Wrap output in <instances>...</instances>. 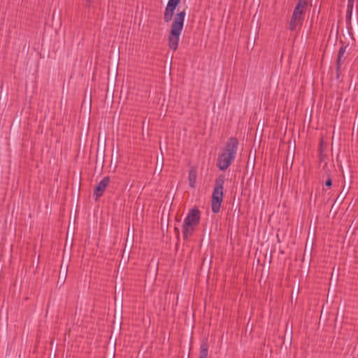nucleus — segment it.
Listing matches in <instances>:
<instances>
[{
	"label": "nucleus",
	"mask_w": 358,
	"mask_h": 358,
	"mask_svg": "<svg viewBox=\"0 0 358 358\" xmlns=\"http://www.w3.org/2000/svg\"><path fill=\"white\" fill-rule=\"evenodd\" d=\"M316 239V227L311 225L309 226L308 236L306 238V243L305 246V250L303 253V261L305 260V257L307 256L308 260L307 264L310 265L311 262L312 252L315 241Z\"/></svg>",
	"instance_id": "4"
},
{
	"label": "nucleus",
	"mask_w": 358,
	"mask_h": 358,
	"mask_svg": "<svg viewBox=\"0 0 358 358\" xmlns=\"http://www.w3.org/2000/svg\"><path fill=\"white\" fill-rule=\"evenodd\" d=\"M201 212L197 206L191 208L184 220L182 231L184 240H187L189 236H192L195 228L199 224L201 221Z\"/></svg>",
	"instance_id": "2"
},
{
	"label": "nucleus",
	"mask_w": 358,
	"mask_h": 358,
	"mask_svg": "<svg viewBox=\"0 0 358 358\" xmlns=\"http://www.w3.org/2000/svg\"><path fill=\"white\" fill-rule=\"evenodd\" d=\"M164 155L162 152H161V155L157 157V162H161V164H164Z\"/></svg>",
	"instance_id": "26"
},
{
	"label": "nucleus",
	"mask_w": 358,
	"mask_h": 358,
	"mask_svg": "<svg viewBox=\"0 0 358 358\" xmlns=\"http://www.w3.org/2000/svg\"><path fill=\"white\" fill-rule=\"evenodd\" d=\"M347 47H348V45H343L338 50V57L336 59L338 71H339L341 69V64H342L341 59L345 52Z\"/></svg>",
	"instance_id": "15"
},
{
	"label": "nucleus",
	"mask_w": 358,
	"mask_h": 358,
	"mask_svg": "<svg viewBox=\"0 0 358 358\" xmlns=\"http://www.w3.org/2000/svg\"><path fill=\"white\" fill-rule=\"evenodd\" d=\"M92 2H93V0H86V6L90 7Z\"/></svg>",
	"instance_id": "32"
},
{
	"label": "nucleus",
	"mask_w": 358,
	"mask_h": 358,
	"mask_svg": "<svg viewBox=\"0 0 358 358\" xmlns=\"http://www.w3.org/2000/svg\"><path fill=\"white\" fill-rule=\"evenodd\" d=\"M251 164H252V174L253 173V169H254L255 165V157H254V159L252 160Z\"/></svg>",
	"instance_id": "31"
},
{
	"label": "nucleus",
	"mask_w": 358,
	"mask_h": 358,
	"mask_svg": "<svg viewBox=\"0 0 358 358\" xmlns=\"http://www.w3.org/2000/svg\"><path fill=\"white\" fill-rule=\"evenodd\" d=\"M68 271L67 267H66V265L60 266L59 273V277L57 283L60 285H63L65 283V281L67 278L68 275Z\"/></svg>",
	"instance_id": "13"
},
{
	"label": "nucleus",
	"mask_w": 358,
	"mask_h": 358,
	"mask_svg": "<svg viewBox=\"0 0 358 358\" xmlns=\"http://www.w3.org/2000/svg\"><path fill=\"white\" fill-rule=\"evenodd\" d=\"M185 17V10L176 13L171 26L168 38L169 47L173 51H176L178 47L180 36L182 33Z\"/></svg>",
	"instance_id": "1"
},
{
	"label": "nucleus",
	"mask_w": 358,
	"mask_h": 358,
	"mask_svg": "<svg viewBox=\"0 0 358 358\" xmlns=\"http://www.w3.org/2000/svg\"><path fill=\"white\" fill-rule=\"evenodd\" d=\"M234 159L235 157L222 152L218 155L217 166L220 171H224L228 169Z\"/></svg>",
	"instance_id": "8"
},
{
	"label": "nucleus",
	"mask_w": 358,
	"mask_h": 358,
	"mask_svg": "<svg viewBox=\"0 0 358 358\" xmlns=\"http://www.w3.org/2000/svg\"><path fill=\"white\" fill-rule=\"evenodd\" d=\"M292 294L294 295L295 297H297V296L299 294V292H295V293H292Z\"/></svg>",
	"instance_id": "37"
},
{
	"label": "nucleus",
	"mask_w": 358,
	"mask_h": 358,
	"mask_svg": "<svg viewBox=\"0 0 358 358\" xmlns=\"http://www.w3.org/2000/svg\"><path fill=\"white\" fill-rule=\"evenodd\" d=\"M134 230H130L128 229L127 236L126 239V243L124 245V252L127 251V252H130L131 250L134 246Z\"/></svg>",
	"instance_id": "11"
},
{
	"label": "nucleus",
	"mask_w": 358,
	"mask_h": 358,
	"mask_svg": "<svg viewBox=\"0 0 358 358\" xmlns=\"http://www.w3.org/2000/svg\"><path fill=\"white\" fill-rule=\"evenodd\" d=\"M260 134V138H262V131H261V134H260V129L259 128V126H257V130H256V134H255V138L257 136V135Z\"/></svg>",
	"instance_id": "30"
},
{
	"label": "nucleus",
	"mask_w": 358,
	"mask_h": 358,
	"mask_svg": "<svg viewBox=\"0 0 358 358\" xmlns=\"http://www.w3.org/2000/svg\"><path fill=\"white\" fill-rule=\"evenodd\" d=\"M356 229H357V228H356V227H354V228L352 229V234H355V230H356Z\"/></svg>",
	"instance_id": "40"
},
{
	"label": "nucleus",
	"mask_w": 358,
	"mask_h": 358,
	"mask_svg": "<svg viewBox=\"0 0 358 358\" xmlns=\"http://www.w3.org/2000/svg\"><path fill=\"white\" fill-rule=\"evenodd\" d=\"M327 164H325L324 166V173L328 178L329 177H331V171L329 169H327Z\"/></svg>",
	"instance_id": "25"
},
{
	"label": "nucleus",
	"mask_w": 358,
	"mask_h": 358,
	"mask_svg": "<svg viewBox=\"0 0 358 358\" xmlns=\"http://www.w3.org/2000/svg\"><path fill=\"white\" fill-rule=\"evenodd\" d=\"M67 241H68V238H66V242L65 243V247L67 245Z\"/></svg>",
	"instance_id": "41"
},
{
	"label": "nucleus",
	"mask_w": 358,
	"mask_h": 358,
	"mask_svg": "<svg viewBox=\"0 0 358 358\" xmlns=\"http://www.w3.org/2000/svg\"><path fill=\"white\" fill-rule=\"evenodd\" d=\"M326 157H327V155H326V154H324V152H319V159H320V162L324 161Z\"/></svg>",
	"instance_id": "28"
},
{
	"label": "nucleus",
	"mask_w": 358,
	"mask_h": 358,
	"mask_svg": "<svg viewBox=\"0 0 358 358\" xmlns=\"http://www.w3.org/2000/svg\"><path fill=\"white\" fill-rule=\"evenodd\" d=\"M326 150V143H324L323 137L320 138L318 151L319 152H324Z\"/></svg>",
	"instance_id": "19"
},
{
	"label": "nucleus",
	"mask_w": 358,
	"mask_h": 358,
	"mask_svg": "<svg viewBox=\"0 0 358 358\" xmlns=\"http://www.w3.org/2000/svg\"><path fill=\"white\" fill-rule=\"evenodd\" d=\"M354 1H355V0H348V10H347V13H348V15H349L350 17L351 16L352 10V8H353Z\"/></svg>",
	"instance_id": "21"
},
{
	"label": "nucleus",
	"mask_w": 358,
	"mask_h": 358,
	"mask_svg": "<svg viewBox=\"0 0 358 358\" xmlns=\"http://www.w3.org/2000/svg\"><path fill=\"white\" fill-rule=\"evenodd\" d=\"M339 71H340V70H339V71H338V70L336 69V79H338V78H339Z\"/></svg>",
	"instance_id": "33"
},
{
	"label": "nucleus",
	"mask_w": 358,
	"mask_h": 358,
	"mask_svg": "<svg viewBox=\"0 0 358 358\" xmlns=\"http://www.w3.org/2000/svg\"><path fill=\"white\" fill-rule=\"evenodd\" d=\"M308 4V0H299L296 7H299V8L303 9L306 11Z\"/></svg>",
	"instance_id": "18"
},
{
	"label": "nucleus",
	"mask_w": 358,
	"mask_h": 358,
	"mask_svg": "<svg viewBox=\"0 0 358 358\" xmlns=\"http://www.w3.org/2000/svg\"><path fill=\"white\" fill-rule=\"evenodd\" d=\"M117 74V68L116 69V76H115V78H113V77L111 78V80H110V90H112L113 87L115 86V79H116Z\"/></svg>",
	"instance_id": "27"
},
{
	"label": "nucleus",
	"mask_w": 358,
	"mask_h": 358,
	"mask_svg": "<svg viewBox=\"0 0 358 358\" xmlns=\"http://www.w3.org/2000/svg\"><path fill=\"white\" fill-rule=\"evenodd\" d=\"M294 157V155H293L292 158V162H289V164H291V166H292V164H293Z\"/></svg>",
	"instance_id": "35"
},
{
	"label": "nucleus",
	"mask_w": 358,
	"mask_h": 358,
	"mask_svg": "<svg viewBox=\"0 0 358 358\" xmlns=\"http://www.w3.org/2000/svg\"><path fill=\"white\" fill-rule=\"evenodd\" d=\"M122 314L121 313H118L117 317V324H116V330L120 331L121 330V324H122Z\"/></svg>",
	"instance_id": "20"
},
{
	"label": "nucleus",
	"mask_w": 358,
	"mask_h": 358,
	"mask_svg": "<svg viewBox=\"0 0 358 358\" xmlns=\"http://www.w3.org/2000/svg\"><path fill=\"white\" fill-rule=\"evenodd\" d=\"M208 344L206 341L202 342L200 346L199 357V358H208Z\"/></svg>",
	"instance_id": "16"
},
{
	"label": "nucleus",
	"mask_w": 358,
	"mask_h": 358,
	"mask_svg": "<svg viewBox=\"0 0 358 358\" xmlns=\"http://www.w3.org/2000/svg\"><path fill=\"white\" fill-rule=\"evenodd\" d=\"M225 176L220 174L215 181V185L211 197V209L213 213H218L223 201V189Z\"/></svg>",
	"instance_id": "3"
},
{
	"label": "nucleus",
	"mask_w": 358,
	"mask_h": 358,
	"mask_svg": "<svg viewBox=\"0 0 358 358\" xmlns=\"http://www.w3.org/2000/svg\"><path fill=\"white\" fill-rule=\"evenodd\" d=\"M181 0H169L164 13V20L169 22L173 19L175 10L180 4Z\"/></svg>",
	"instance_id": "7"
},
{
	"label": "nucleus",
	"mask_w": 358,
	"mask_h": 358,
	"mask_svg": "<svg viewBox=\"0 0 358 358\" xmlns=\"http://www.w3.org/2000/svg\"><path fill=\"white\" fill-rule=\"evenodd\" d=\"M105 152H106V145H99L96 151V162L99 160V163L103 166L104 157H105Z\"/></svg>",
	"instance_id": "14"
},
{
	"label": "nucleus",
	"mask_w": 358,
	"mask_h": 358,
	"mask_svg": "<svg viewBox=\"0 0 358 358\" xmlns=\"http://www.w3.org/2000/svg\"><path fill=\"white\" fill-rule=\"evenodd\" d=\"M129 253L128 252V255L126 256H124L122 254V258L120 261V264L118 265V268L124 269L129 262Z\"/></svg>",
	"instance_id": "17"
},
{
	"label": "nucleus",
	"mask_w": 358,
	"mask_h": 358,
	"mask_svg": "<svg viewBox=\"0 0 358 358\" xmlns=\"http://www.w3.org/2000/svg\"><path fill=\"white\" fill-rule=\"evenodd\" d=\"M260 134V138H262V131H261V134H260V129L259 128V126H257V130H256V134H255V138L257 136V135Z\"/></svg>",
	"instance_id": "29"
},
{
	"label": "nucleus",
	"mask_w": 358,
	"mask_h": 358,
	"mask_svg": "<svg viewBox=\"0 0 358 358\" xmlns=\"http://www.w3.org/2000/svg\"><path fill=\"white\" fill-rule=\"evenodd\" d=\"M196 178H197V169L196 166H192L189 171V176H188V180H189V187L192 188L195 187V184L196 182Z\"/></svg>",
	"instance_id": "12"
},
{
	"label": "nucleus",
	"mask_w": 358,
	"mask_h": 358,
	"mask_svg": "<svg viewBox=\"0 0 358 358\" xmlns=\"http://www.w3.org/2000/svg\"><path fill=\"white\" fill-rule=\"evenodd\" d=\"M350 189V186L348 185H344L343 186L341 191L340 192L336 199H335L329 211V213L333 215V217H335L336 215H337L340 206L343 202L344 199L348 195Z\"/></svg>",
	"instance_id": "5"
},
{
	"label": "nucleus",
	"mask_w": 358,
	"mask_h": 358,
	"mask_svg": "<svg viewBox=\"0 0 358 358\" xmlns=\"http://www.w3.org/2000/svg\"><path fill=\"white\" fill-rule=\"evenodd\" d=\"M73 246V242L71 243L70 248H71Z\"/></svg>",
	"instance_id": "42"
},
{
	"label": "nucleus",
	"mask_w": 358,
	"mask_h": 358,
	"mask_svg": "<svg viewBox=\"0 0 358 358\" xmlns=\"http://www.w3.org/2000/svg\"><path fill=\"white\" fill-rule=\"evenodd\" d=\"M350 231H352V224L350 225L349 229H348L347 233H349Z\"/></svg>",
	"instance_id": "36"
},
{
	"label": "nucleus",
	"mask_w": 358,
	"mask_h": 358,
	"mask_svg": "<svg viewBox=\"0 0 358 358\" xmlns=\"http://www.w3.org/2000/svg\"><path fill=\"white\" fill-rule=\"evenodd\" d=\"M305 13L306 11L304 10L295 6L289 22V29L291 31H295L299 25H302V22L305 17Z\"/></svg>",
	"instance_id": "6"
},
{
	"label": "nucleus",
	"mask_w": 358,
	"mask_h": 358,
	"mask_svg": "<svg viewBox=\"0 0 358 358\" xmlns=\"http://www.w3.org/2000/svg\"><path fill=\"white\" fill-rule=\"evenodd\" d=\"M238 145V139L236 137H230L224 145L223 152L236 157Z\"/></svg>",
	"instance_id": "10"
},
{
	"label": "nucleus",
	"mask_w": 358,
	"mask_h": 358,
	"mask_svg": "<svg viewBox=\"0 0 358 358\" xmlns=\"http://www.w3.org/2000/svg\"><path fill=\"white\" fill-rule=\"evenodd\" d=\"M294 157V155H293L292 158V162H289V164H291V166H292V164H293Z\"/></svg>",
	"instance_id": "34"
},
{
	"label": "nucleus",
	"mask_w": 358,
	"mask_h": 358,
	"mask_svg": "<svg viewBox=\"0 0 358 358\" xmlns=\"http://www.w3.org/2000/svg\"><path fill=\"white\" fill-rule=\"evenodd\" d=\"M325 186L328 188H330L332 186V179L331 177H329L324 183Z\"/></svg>",
	"instance_id": "24"
},
{
	"label": "nucleus",
	"mask_w": 358,
	"mask_h": 358,
	"mask_svg": "<svg viewBox=\"0 0 358 358\" xmlns=\"http://www.w3.org/2000/svg\"><path fill=\"white\" fill-rule=\"evenodd\" d=\"M163 166L164 164H161V162H157L155 169V173H158V175H160L162 171Z\"/></svg>",
	"instance_id": "22"
},
{
	"label": "nucleus",
	"mask_w": 358,
	"mask_h": 358,
	"mask_svg": "<svg viewBox=\"0 0 358 358\" xmlns=\"http://www.w3.org/2000/svg\"><path fill=\"white\" fill-rule=\"evenodd\" d=\"M69 261H70V257H66V259H64V257H63L61 266H63L64 264V265H66V267H67V269H69Z\"/></svg>",
	"instance_id": "23"
},
{
	"label": "nucleus",
	"mask_w": 358,
	"mask_h": 358,
	"mask_svg": "<svg viewBox=\"0 0 358 358\" xmlns=\"http://www.w3.org/2000/svg\"><path fill=\"white\" fill-rule=\"evenodd\" d=\"M175 231H176L177 234H179V229L177 227H175Z\"/></svg>",
	"instance_id": "39"
},
{
	"label": "nucleus",
	"mask_w": 358,
	"mask_h": 358,
	"mask_svg": "<svg viewBox=\"0 0 358 358\" xmlns=\"http://www.w3.org/2000/svg\"><path fill=\"white\" fill-rule=\"evenodd\" d=\"M292 149H293V153L294 154L295 149H296V145H295V144L293 145V147H292Z\"/></svg>",
	"instance_id": "38"
},
{
	"label": "nucleus",
	"mask_w": 358,
	"mask_h": 358,
	"mask_svg": "<svg viewBox=\"0 0 358 358\" xmlns=\"http://www.w3.org/2000/svg\"><path fill=\"white\" fill-rule=\"evenodd\" d=\"M110 177L106 176L94 187V196H95L96 200H97L99 198L101 197L103 195L106 188L108 186L110 183Z\"/></svg>",
	"instance_id": "9"
}]
</instances>
